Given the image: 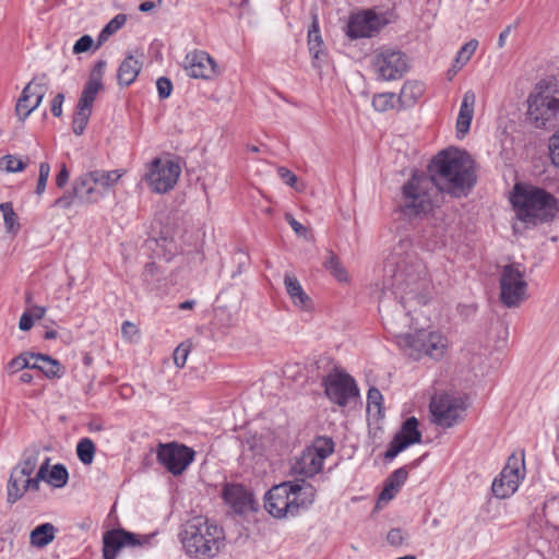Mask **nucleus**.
<instances>
[{
	"mask_svg": "<svg viewBox=\"0 0 559 559\" xmlns=\"http://www.w3.org/2000/svg\"><path fill=\"white\" fill-rule=\"evenodd\" d=\"M509 202L515 218L526 228L551 223L559 213L558 199L546 189L528 182H516L510 191Z\"/></svg>",
	"mask_w": 559,
	"mask_h": 559,
	"instance_id": "7ed1b4c3",
	"label": "nucleus"
},
{
	"mask_svg": "<svg viewBox=\"0 0 559 559\" xmlns=\"http://www.w3.org/2000/svg\"><path fill=\"white\" fill-rule=\"evenodd\" d=\"M39 454L40 450L37 445L24 450L20 463L11 472L8 484H12L13 487L16 479L32 476L37 466Z\"/></svg>",
	"mask_w": 559,
	"mask_h": 559,
	"instance_id": "aec40b11",
	"label": "nucleus"
},
{
	"mask_svg": "<svg viewBox=\"0 0 559 559\" xmlns=\"http://www.w3.org/2000/svg\"><path fill=\"white\" fill-rule=\"evenodd\" d=\"M445 231V226H427L424 230L423 237L431 240V242L437 246L439 243H443Z\"/></svg>",
	"mask_w": 559,
	"mask_h": 559,
	"instance_id": "49530a36",
	"label": "nucleus"
},
{
	"mask_svg": "<svg viewBox=\"0 0 559 559\" xmlns=\"http://www.w3.org/2000/svg\"><path fill=\"white\" fill-rule=\"evenodd\" d=\"M519 481V468H513L508 464L501 471L499 477L493 479L491 490L497 498L503 499L515 492Z\"/></svg>",
	"mask_w": 559,
	"mask_h": 559,
	"instance_id": "6ab92c4d",
	"label": "nucleus"
},
{
	"mask_svg": "<svg viewBox=\"0 0 559 559\" xmlns=\"http://www.w3.org/2000/svg\"><path fill=\"white\" fill-rule=\"evenodd\" d=\"M549 150L554 165L559 167V130L550 138Z\"/></svg>",
	"mask_w": 559,
	"mask_h": 559,
	"instance_id": "680f3d73",
	"label": "nucleus"
},
{
	"mask_svg": "<svg viewBox=\"0 0 559 559\" xmlns=\"http://www.w3.org/2000/svg\"><path fill=\"white\" fill-rule=\"evenodd\" d=\"M277 174H278L280 178L290 188L295 189L296 191L304 190L305 186L298 185V177L294 173H292L288 168L278 167Z\"/></svg>",
	"mask_w": 559,
	"mask_h": 559,
	"instance_id": "8fccbe9b",
	"label": "nucleus"
},
{
	"mask_svg": "<svg viewBox=\"0 0 559 559\" xmlns=\"http://www.w3.org/2000/svg\"><path fill=\"white\" fill-rule=\"evenodd\" d=\"M419 421L416 417H408L403 424L399 432L393 437L389 448L384 454L388 460L394 459L400 452L404 451L412 444L420 443L423 436L418 429Z\"/></svg>",
	"mask_w": 559,
	"mask_h": 559,
	"instance_id": "2eb2a0df",
	"label": "nucleus"
},
{
	"mask_svg": "<svg viewBox=\"0 0 559 559\" xmlns=\"http://www.w3.org/2000/svg\"><path fill=\"white\" fill-rule=\"evenodd\" d=\"M69 178H70V173H69L66 164H62L59 173L56 176L57 187L62 189L68 183Z\"/></svg>",
	"mask_w": 559,
	"mask_h": 559,
	"instance_id": "338daca9",
	"label": "nucleus"
},
{
	"mask_svg": "<svg viewBox=\"0 0 559 559\" xmlns=\"http://www.w3.org/2000/svg\"><path fill=\"white\" fill-rule=\"evenodd\" d=\"M500 301L507 308L519 307L527 299L528 284L519 263L504 265L499 275Z\"/></svg>",
	"mask_w": 559,
	"mask_h": 559,
	"instance_id": "0eeeda50",
	"label": "nucleus"
},
{
	"mask_svg": "<svg viewBox=\"0 0 559 559\" xmlns=\"http://www.w3.org/2000/svg\"><path fill=\"white\" fill-rule=\"evenodd\" d=\"M397 344L408 357L418 360L423 356L439 360L449 349L448 337L439 331L419 330L413 334L399 335Z\"/></svg>",
	"mask_w": 559,
	"mask_h": 559,
	"instance_id": "423d86ee",
	"label": "nucleus"
},
{
	"mask_svg": "<svg viewBox=\"0 0 559 559\" xmlns=\"http://www.w3.org/2000/svg\"><path fill=\"white\" fill-rule=\"evenodd\" d=\"M396 100L394 93H381L373 96L372 106L377 111L383 112L394 108Z\"/></svg>",
	"mask_w": 559,
	"mask_h": 559,
	"instance_id": "c03bdc74",
	"label": "nucleus"
},
{
	"mask_svg": "<svg viewBox=\"0 0 559 559\" xmlns=\"http://www.w3.org/2000/svg\"><path fill=\"white\" fill-rule=\"evenodd\" d=\"M50 175V165L46 162H43L39 164V174H38V180L35 189V193L37 195H41L47 186V181Z\"/></svg>",
	"mask_w": 559,
	"mask_h": 559,
	"instance_id": "de8ad7c7",
	"label": "nucleus"
},
{
	"mask_svg": "<svg viewBox=\"0 0 559 559\" xmlns=\"http://www.w3.org/2000/svg\"><path fill=\"white\" fill-rule=\"evenodd\" d=\"M56 531V527L51 523H44L38 525L31 532V544L38 548L47 546L55 539Z\"/></svg>",
	"mask_w": 559,
	"mask_h": 559,
	"instance_id": "2f4dec72",
	"label": "nucleus"
},
{
	"mask_svg": "<svg viewBox=\"0 0 559 559\" xmlns=\"http://www.w3.org/2000/svg\"><path fill=\"white\" fill-rule=\"evenodd\" d=\"M379 17L371 11L354 14L347 24V36L352 39L371 37L379 31Z\"/></svg>",
	"mask_w": 559,
	"mask_h": 559,
	"instance_id": "f3484780",
	"label": "nucleus"
},
{
	"mask_svg": "<svg viewBox=\"0 0 559 559\" xmlns=\"http://www.w3.org/2000/svg\"><path fill=\"white\" fill-rule=\"evenodd\" d=\"M285 219L298 236H306L307 228L300 224L292 214L286 213Z\"/></svg>",
	"mask_w": 559,
	"mask_h": 559,
	"instance_id": "0e129e2a",
	"label": "nucleus"
},
{
	"mask_svg": "<svg viewBox=\"0 0 559 559\" xmlns=\"http://www.w3.org/2000/svg\"><path fill=\"white\" fill-rule=\"evenodd\" d=\"M122 336L128 341H134L139 336L136 325L130 321H124L121 326Z\"/></svg>",
	"mask_w": 559,
	"mask_h": 559,
	"instance_id": "e2e57ef3",
	"label": "nucleus"
},
{
	"mask_svg": "<svg viewBox=\"0 0 559 559\" xmlns=\"http://www.w3.org/2000/svg\"><path fill=\"white\" fill-rule=\"evenodd\" d=\"M34 325V320L32 318V313L27 310L24 311L20 318L19 328L22 331H28Z\"/></svg>",
	"mask_w": 559,
	"mask_h": 559,
	"instance_id": "774afa93",
	"label": "nucleus"
},
{
	"mask_svg": "<svg viewBox=\"0 0 559 559\" xmlns=\"http://www.w3.org/2000/svg\"><path fill=\"white\" fill-rule=\"evenodd\" d=\"M0 211L3 215L7 231L15 234L20 226L12 204L10 202L0 203Z\"/></svg>",
	"mask_w": 559,
	"mask_h": 559,
	"instance_id": "37998d69",
	"label": "nucleus"
},
{
	"mask_svg": "<svg viewBox=\"0 0 559 559\" xmlns=\"http://www.w3.org/2000/svg\"><path fill=\"white\" fill-rule=\"evenodd\" d=\"M323 265L325 270L338 282H347V272L343 266L342 262L340 261V259L337 258V255L333 251H326V258Z\"/></svg>",
	"mask_w": 559,
	"mask_h": 559,
	"instance_id": "473e14b6",
	"label": "nucleus"
},
{
	"mask_svg": "<svg viewBox=\"0 0 559 559\" xmlns=\"http://www.w3.org/2000/svg\"><path fill=\"white\" fill-rule=\"evenodd\" d=\"M323 463L309 450L305 449L292 466V473L304 478L312 477L322 469Z\"/></svg>",
	"mask_w": 559,
	"mask_h": 559,
	"instance_id": "4be33fe9",
	"label": "nucleus"
},
{
	"mask_svg": "<svg viewBox=\"0 0 559 559\" xmlns=\"http://www.w3.org/2000/svg\"><path fill=\"white\" fill-rule=\"evenodd\" d=\"M408 477V472L405 467L397 468L394 471L389 478L386 479V484L393 488L394 490H397L404 485Z\"/></svg>",
	"mask_w": 559,
	"mask_h": 559,
	"instance_id": "09e8293b",
	"label": "nucleus"
},
{
	"mask_svg": "<svg viewBox=\"0 0 559 559\" xmlns=\"http://www.w3.org/2000/svg\"><path fill=\"white\" fill-rule=\"evenodd\" d=\"M527 117L536 128L554 127L559 118V98L545 91L531 94Z\"/></svg>",
	"mask_w": 559,
	"mask_h": 559,
	"instance_id": "9d476101",
	"label": "nucleus"
},
{
	"mask_svg": "<svg viewBox=\"0 0 559 559\" xmlns=\"http://www.w3.org/2000/svg\"><path fill=\"white\" fill-rule=\"evenodd\" d=\"M180 540L189 557L214 558L225 546V533L215 521L199 515L183 524Z\"/></svg>",
	"mask_w": 559,
	"mask_h": 559,
	"instance_id": "20e7f679",
	"label": "nucleus"
},
{
	"mask_svg": "<svg viewBox=\"0 0 559 559\" xmlns=\"http://www.w3.org/2000/svg\"><path fill=\"white\" fill-rule=\"evenodd\" d=\"M284 285L294 306L302 310H309L311 308V298L306 294L296 276L286 273L284 276Z\"/></svg>",
	"mask_w": 559,
	"mask_h": 559,
	"instance_id": "b1692460",
	"label": "nucleus"
},
{
	"mask_svg": "<svg viewBox=\"0 0 559 559\" xmlns=\"http://www.w3.org/2000/svg\"><path fill=\"white\" fill-rule=\"evenodd\" d=\"M91 179L98 186L99 189H108L115 186L119 179L124 175L123 169L114 170H92L87 173Z\"/></svg>",
	"mask_w": 559,
	"mask_h": 559,
	"instance_id": "7c9ffc66",
	"label": "nucleus"
},
{
	"mask_svg": "<svg viewBox=\"0 0 559 559\" xmlns=\"http://www.w3.org/2000/svg\"><path fill=\"white\" fill-rule=\"evenodd\" d=\"M121 534H122V538L124 540V544L126 546H141L143 544H147L150 542V536H145L142 539H140V537L133 533H130V532H127L121 528Z\"/></svg>",
	"mask_w": 559,
	"mask_h": 559,
	"instance_id": "4d7b16f0",
	"label": "nucleus"
},
{
	"mask_svg": "<svg viewBox=\"0 0 559 559\" xmlns=\"http://www.w3.org/2000/svg\"><path fill=\"white\" fill-rule=\"evenodd\" d=\"M476 183L471 156L456 148L439 152L428 165V174L414 173L402 187V212L412 217L426 216L433 198L445 192L455 198L466 195Z\"/></svg>",
	"mask_w": 559,
	"mask_h": 559,
	"instance_id": "f257e3e1",
	"label": "nucleus"
},
{
	"mask_svg": "<svg viewBox=\"0 0 559 559\" xmlns=\"http://www.w3.org/2000/svg\"><path fill=\"white\" fill-rule=\"evenodd\" d=\"M382 401L383 396L381 392L377 388H370L367 393L368 411H370L372 407H376L380 413Z\"/></svg>",
	"mask_w": 559,
	"mask_h": 559,
	"instance_id": "864d4df0",
	"label": "nucleus"
},
{
	"mask_svg": "<svg viewBox=\"0 0 559 559\" xmlns=\"http://www.w3.org/2000/svg\"><path fill=\"white\" fill-rule=\"evenodd\" d=\"M32 369L40 370L47 378H60L63 374L61 364L44 354H31Z\"/></svg>",
	"mask_w": 559,
	"mask_h": 559,
	"instance_id": "393cba45",
	"label": "nucleus"
},
{
	"mask_svg": "<svg viewBox=\"0 0 559 559\" xmlns=\"http://www.w3.org/2000/svg\"><path fill=\"white\" fill-rule=\"evenodd\" d=\"M314 501V488L301 479L274 486L265 496L264 508L276 519L294 518Z\"/></svg>",
	"mask_w": 559,
	"mask_h": 559,
	"instance_id": "39448f33",
	"label": "nucleus"
},
{
	"mask_svg": "<svg viewBox=\"0 0 559 559\" xmlns=\"http://www.w3.org/2000/svg\"><path fill=\"white\" fill-rule=\"evenodd\" d=\"M45 76L34 78L22 91L15 105V112L24 121L43 102L47 92Z\"/></svg>",
	"mask_w": 559,
	"mask_h": 559,
	"instance_id": "4468645a",
	"label": "nucleus"
},
{
	"mask_svg": "<svg viewBox=\"0 0 559 559\" xmlns=\"http://www.w3.org/2000/svg\"><path fill=\"white\" fill-rule=\"evenodd\" d=\"M189 347L185 344H180L174 352V362L178 368H182L186 365L188 355H189Z\"/></svg>",
	"mask_w": 559,
	"mask_h": 559,
	"instance_id": "6e6d98bb",
	"label": "nucleus"
},
{
	"mask_svg": "<svg viewBox=\"0 0 559 559\" xmlns=\"http://www.w3.org/2000/svg\"><path fill=\"white\" fill-rule=\"evenodd\" d=\"M391 273L392 287L400 295L402 302L417 300L419 305L427 302L429 278L427 267L413 251L409 238H403L393 248L385 264Z\"/></svg>",
	"mask_w": 559,
	"mask_h": 559,
	"instance_id": "f03ea898",
	"label": "nucleus"
},
{
	"mask_svg": "<svg viewBox=\"0 0 559 559\" xmlns=\"http://www.w3.org/2000/svg\"><path fill=\"white\" fill-rule=\"evenodd\" d=\"M407 539V535L401 528H392L386 535V540L391 546L399 547Z\"/></svg>",
	"mask_w": 559,
	"mask_h": 559,
	"instance_id": "5fc2aeb1",
	"label": "nucleus"
},
{
	"mask_svg": "<svg viewBox=\"0 0 559 559\" xmlns=\"http://www.w3.org/2000/svg\"><path fill=\"white\" fill-rule=\"evenodd\" d=\"M185 69L193 79L212 80L218 73L217 64L212 57L203 50H193L185 58Z\"/></svg>",
	"mask_w": 559,
	"mask_h": 559,
	"instance_id": "dca6fc26",
	"label": "nucleus"
},
{
	"mask_svg": "<svg viewBox=\"0 0 559 559\" xmlns=\"http://www.w3.org/2000/svg\"><path fill=\"white\" fill-rule=\"evenodd\" d=\"M370 64L377 79L381 81L400 80L408 71L406 55L390 47L376 49L370 57Z\"/></svg>",
	"mask_w": 559,
	"mask_h": 559,
	"instance_id": "6e6552de",
	"label": "nucleus"
},
{
	"mask_svg": "<svg viewBox=\"0 0 559 559\" xmlns=\"http://www.w3.org/2000/svg\"><path fill=\"white\" fill-rule=\"evenodd\" d=\"M141 69L142 63L136 58L132 55L127 56L118 69L117 80L119 85L128 86L132 84Z\"/></svg>",
	"mask_w": 559,
	"mask_h": 559,
	"instance_id": "a878e982",
	"label": "nucleus"
},
{
	"mask_svg": "<svg viewBox=\"0 0 559 559\" xmlns=\"http://www.w3.org/2000/svg\"><path fill=\"white\" fill-rule=\"evenodd\" d=\"M156 87H157L158 96L160 99L168 98L173 92V83L166 76H160L156 81Z\"/></svg>",
	"mask_w": 559,
	"mask_h": 559,
	"instance_id": "603ef678",
	"label": "nucleus"
},
{
	"mask_svg": "<svg viewBox=\"0 0 559 559\" xmlns=\"http://www.w3.org/2000/svg\"><path fill=\"white\" fill-rule=\"evenodd\" d=\"M32 353H23L15 358H13L8 365L7 369L10 373H15L23 369H32L33 358H31Z\"/></svg>",
	"mask_w": 559,
	"mask_h": 559,
	"instance_id": "a18cd8bd",
	"label": "nucleus"
},
{
	"mask_svg": "<svg viewBox=\"0 0 559 559\" xmlns=\"http://www.w3.org/2000/svg\"><path fill=\"white\" fill-rule=\"evenodd\" d=\"M308 46L312 58L320 61L324 57V43L320 34L318 15L313 14L312 23L308 31Z\"/></svg>",
	"mask_w": 559,
	"mask_h": 559,
	"instance_id": "cd10ccee",
	"label": "nucleus"
},
{
	"mask_svg": "<svg viewBox=\"0 0 559 559\" xmlns=\"http://www.w3.org/2000/svg\"><path fill=\"white\" fill-rule=\"evenodd\" d=\"M429 408L437 426L451 428L463 420L467 404L460 395L443 393L431 399Z\"/></svg>",
	"mask_w": 559,
	"mask_h": 559,
	"instance_id": "1a4fd4ad",
	"label": "nucleus"
},
{
	"mask_svg": "<svg viewBox=\"0 0 559 559\" xmlns=\"http://www.w3.org/2000/svg\"><path fill=\"white\" fill-rule=\"evenodd\" d=\"M126 21L127 17L124 14H117L112 20H110L107 23V25L104 28H106V33H110L111 35H114L124 25Z\"/></svg>",
	"mask_w": 559,
	"mask_h": 559,
	"instance_id": "052dcab7",
	"label": "nucleus"
},
{
	"mask_svg": "<svg viewBox=\"0 0 559 559\" xmlns=\"http://www.w3.org/2000/svg\"><path fill=\"white\" fill-rule=\"evenodd\" d=\"M74 194H76V199L80 203H95L104 195L103 191L94 183L87 173L75 180Z\"/></svg>",
	"mask_w": 559,
	"mask_h": 559,
	"instance_id": "412c9836",
	"label": "nucleus"
},
{
	"mask_svg": "<svg viewBox=\"0 0 559 559\" xmlns=\"http://www.w3.org/2000/svg\"><path fill=\"white\" fill-rule=\"evenodd\" d=\"M95 444L90 438H83L78 442L76 454L84 465H90L94 461Z\"/></svg>",
	"mask_w": 559,
	"mask_h": 559,
	"instance_id": "e433bc0d",
	"label": "nucleus"
},
{
	"mask_svg": "<svg viewBox=\"0 0 559 559\" xmlns=\"http://www.w3.org/2000/svg\"><path fill=\"white\" fill-rule=\"evenodd\" d=\"M477 46L478 41L476 39H472L468 43H466L463 47H461L453 64L454 72L456 70H460L464 64L467 63L472 55L475 52Z\"/></svg>",
	"mask_w": 559,
	"mask_h": 559,
	"instance_id": "a19ab883",
	"label": "nucleus"
},
{
	"mask_svg": "<svg viewBox=\"0 0 559 559\" xmlns=\"http://www.w3.org/2000/svg\"><path fill=\"white\" fill-rule=\"evenodd\" d=\"M76 194H74V187L71 191L64 192L61 197L56 199L51 206L60 209H69L75 203Z\"/></svg>",
	"mask_w": 559,
	"mask_h": 559,
	"instance_id": "3c124183",
	"label": "nucleus"
},
{
	"mask_svg": "<svg viewBox=\"0 0 559 559\" xmlns=\"http://www.w3.org/2000/svg\"><path fill=\"white\" fill-rule=\"evenodd\" d=\"M164 278V272L155 262L146 263L142 273V280L150 289H158Z\"/></svg>",
	"mask_w": 559,
	"mask_h": 559,
	"instance_id": "72a5a7b5",
	"label": "nucleus"
},
{
	"mask_svg": "<svg viewBox=\"0 0 559 559\" xmlns=\"http://www.w3.org/2000/svg\"><path fill=\"white\" fill-rule=\"evenodd\" d=\"M195 452L177 442L160 443L156 451L157 462L170 474L181 475L193 462Z\"/></svg>",
	"mask_w": 559,
	"mask_h": 559,
	"instance_id": "f8f14e48",
	"label": "nucleus"
},
{
	"mask_svg": "<svg viewBox=\"0 0 559 559\" xmlns=\"http://www.w3.org/2000/svg\"><path fill=\"white\" fill-rule=\"evenodd\" d=\"M424 93V85L417 81H407L403 84L397 102L403 108L413 106Z\"/></svg>",
	"mask_w": 559,
	"mask_h": 559,
	"instance_id": "c756f323",
	"label": "nucleus"
},
{
	"mask_svg": "<svg viewBox=\"0 0 559 559\" xmlns=\"http://www.w3.org/2000/svg\"><path fill=\"white\" fill-rule=\"evenodd\" d=\"M93 44H94V40L90 35H83L75 41V44L73 46V52L74 53L85 52L92 48Z\"/></svg>",
	"mask_w": 559,
	"mask_h": 559,
	"instance_id": "13d9d810",
	"label": "nucleus"
},
{
	"mask_svg": "<svg viewBox=\"0 0 559 559\" xmlns=\"http://www.w3.org/2000/svg\"><path fill=\"white\" fill-rule=\"evenodd\" d=\"M63 100H64V95L62 93H58L53 97V99L51 102L50 110H51V114L55 117H60L62 115V104H63Z\"/></svg>",
	"mask_w": 559,
	"mask_h": 559,
	"instance_id": "69168bd1",
	"label": "nucleus"
},
{
	"mask_svg": "<svg viewBox=\"0 0 559 559\" xmlns=\"http://www.w3.org/2000/svg\"><path fill=\"white\" fill-rule=\"evenodd\" d=\"M476 96L472 91L465 92L460 107L456 120V133L459 138H463L469 130L474 116Z\"/></svg>",
	"mask_w": 559,
	"mask_h": 559,
	"instance_id": "5701e85b",
	"label": "nucleus"
},
{
	"mask_svg": "<svg viewBox=\"0 0 559 559\" xmlns=\"http://www.w3.org/2000/svg\"><path fill=\"white\" fill-rule=\"evenodd\" d=\"M69 473L67 467L63 464L58 463L50 469L46 481L56 488H61L67 485Z\"/></svg>",
	"mask_w": 559,
	"mask_h": 559,
	"instance_id": "58836bf2",
	"label": "nucleus"
},
{
	"mask_svg": "<svg viewBox=\"0 0 559 559\" xmlns=\"http://www.w3.org/2000/svg\"><path fill=\"white\" fill-rule=\"evenodd\" d=\"M543 513L546 523L555 530H559V499L547 501L544 506Z\"/></svg>",
	"mask_w": 559,
	"mask_h": 559,
	"instance_id": "ea45409f",
	"label": "nucleus"
},
{
	"mask_svg": "<svg viewBox=\"0 0 559 559\" xmlns=\"http://www.w3.org/2000/svg\"><path fill=\"white\" fill-rule=\"evenodd\" d=\"M124 546L121 528L106 532L103 536L104 559H116L117 552Z\"/></svg>",
	"mask_w": 559,
	"mask_h": 559,
	"instance_id": "c85d7f7f",
	"label": "nucleus"
},
{
	"mask_svg": "<svg viewBox=\"0 0 559 559\" xmlns=\"http://www.w3.org/2000/svg\"><path fill=\"white\" fill-rule=\"evenodd\" d=\"M322 384L326 396L338 406L347 405L349 399L358 395L357 384L347 373H330L323 379Z\"/></svg>",
	"mask_w": 559,
	"mask_h": 559,
	"instance_id": "ddd939ff",
	"label": "nucleus"
},
{
	"mask_svg": "<svg viewBox=\"0 0 559 559\" xmlns=\"http://www.w3.org/2000/svg\"><path fill=\"white\" fill-rule=\"evenodd\" d=\"M24 483L21 486V489L16 487V483H14V486L12 487V484H8L7 486V501L10 504L15 503L19 501L28 490L38 491L40 487V481L45 480L41 476V474H36L34 477L28 476L24 477Z\"/></svg>",
	"mask_w": 559,
	"mask_h": 559,
	"instance_id": "bb28decb",
	"label": "nucleus"
},
{
	"mask_svg": "<svg viewBox=\"0 0 559 559\" xmlns=\"http://www.w3.org/2000/svg\"><path fill=\"white\" fill-rule=\"evenodd\" d=\"M103 88V83L87 81L82 91L78 105L92 109L97 93Z\"/></svg>",
	"mask_w": 559,
	"mask_h": 559,
	"instance_id": "c9c22d12",
	"label": "nucleus"
},
{
	"mask_svg": "<svg viewBox=\"0 0 559 559\" xmlns=\"http://www.w3.org/2000/svg\"><path fill=\"white\" fill-rule=\"evenodd\" d=\"M106 66H107V62L105 60H98L92 69L88 81L96 82V83H103L102 80H103V75H104Z\"/></svg>",
	"mask_w": 559,
	"mask_h": 559,
	"instance_id": "bf43d9fd",
	"label": "nucleus"
},
{
	"mask_svg": "<svg viewBox=\"0 0 559 559\" xmlns=\"http://www.w3.org/2000/svg\"><path fill=\"white\" fill-rule=\"evenodd\" d=\"M309 449L322 463L334 451V442L331 438L319 437Z\"/></svg>",
	"mask_w": 559,
	"mask_h": 559,
	"instance_id": "f704fd0d",
	"label": "nucleus"
},
{
	"mask_svg": "<svg viewBox=\"0 0 559 559\" xmlns=\"http://www.w3.org/2000/svg\"><path fill=\"white\" fill-rule=\"evenodd\" d=\"M181 168L170 159L154 158L145 175V181L155 193H166L177 185Z\"/></svg>",
	"mask_w": 559,
	"mask_h": 559,
	"instance_id": "9b49d317",
	"label": "nucleus"
},
{
	"mask_svg": "<svg viewBox=\"0 0 559 559\" xmlns=\"http://www.w3.org/2000/svg\"><path fill=\"white\" fill-rule=\"evenodd\" d=\"M26 166L27 160H23L15 155L8 154L0 158V169L7 173H20L23 171Z\"/></svg>",
	"mask_w": 559,
	"mask_h": 559,
	"instance_id": "79ce46f5",
	"label": "nucleus"
},
{
	"mask_svg": "<svg viewBox=\"0 0 559 559\" xmlns=\"http://www.w3.org/2000/svg\"><path fill=\"white\" fill-rule=\"evenodd\" d=\"M223 497L236 513L242 514L253 509L252 495L241 485H227Z\"/></svg>",
	"mask_w": 559,
	"mask_h": 559,
	"instance_id": "a211bd4d",
	"label": "nucleus"
},
{
	"mask_svg": "<svg viewBox=\"0 0 559 559\" xmlns=\"http://www.w3.org/2000/svg\"><path fill=\"white\" fill-rule=\"evenodd\" d=\"M91 115H92L91 108H86V107L76 105L75 112H74L73 120H72L73 132L76 135H82L84 133Z\"/></svg>",
	"mask_w": 559,
	"mask_h": 559,
	"instance_id": "4c0bfd02",
	"label": "nucleus"
}]
</instances>
